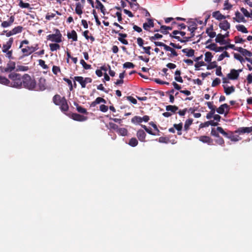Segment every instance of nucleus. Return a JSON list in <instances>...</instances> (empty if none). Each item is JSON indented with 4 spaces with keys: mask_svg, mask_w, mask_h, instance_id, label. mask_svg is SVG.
Returning <instances> with one entry per match:
<instances>
[{
    "mask_svg": "<svg viewBox=\"0 0 252 252\" xmlns=\"http://www.w3.org/2000/svg\"><path fill=\"white\" fill-rule=\"evenodd\" d=\"M213 55L210 52H207L205 54V62L210 63L211 61Z\"/></svg>",
    "mask_w": 252,
    "mask_h": 252,
    "instance_id": "58836bf2",
    "label": "nucleus"
},
{
    "mask_svg": "<svg viewBox=\"0 0 252 252\" xmlns=\"http://www.w3.org/2000/svg\"><path fill=\"white\" fill-rule=\"evenodd\" d=\"M192 122H193V120H192V119H191V118L188 119L186 121V122L185 123V125H184V130L186 131H188V130L189 129V126L192 124Z\"/></svg>",
    "mask_w": 252,
    "mask_h": 252,
    "instance_id": "c85d7f7f",
    "label": "nucleus"
},
{
    "mask_svg": "<svg viewBox=\"0 0 252 252\" xmlns=\"http://www.w3.org/2000/svg\"><path fill=\"white\" fill-rule=\"evenodd\" d=\"M63 80L67 83L69 88V91H73V84L71 81L70 79L65 77L63 78Z\"/></svg>",
    "mask_w": 252,
    "mask_h": 252,
    "instance_id": "8fccbe9b",
    "label": "nucleus"
},
{
    "mask_svg": "<svg viewBox=\"0 0 252 252\" xmlns=\"http://www.w3.org/2000/svg\"><path fill=\"white\" fill-rule=\"evenodd\" d=\"M62 35L59 30L56 29L55 34H51L47 36V39L52 42L60 43L62 41Z\"/></svg>",
    "mask_w": 252,
    "mask_h": 252,
    "instance_id": "39448f33",
    "label": "nucleus"
},
{
    "mask_svg": "<svg viewBox=\"0 0 252 252\" xmlns=\"http://www.w3.org/2000/svg\"><path fill=\"white\" fill-rule=\"evenodd\" d=\"M131 121L134 124H140L142 123V119L140 116H135L131 119Z\"/></svg>",
    "mask_w": 252,
    "mask_h": 252,
    "instance_id": "c9c22d12",
    "label": "nucleus"
},
{
    "mask_svg": "<svg viewBox=\"0 0 252 252\" xmlns=\"http://www.w3.org/2000/svg\"><path fill=\"white\" fill-rule=\"evenodd\" d=\"M21 51L23 54L22 56L20 57L19 60L23 59L25 56H28L35 52V49L33 48V46H26L21 49Z\"/></svg>",
    "mask_w": 252,
    "mask_h": 252,
    "instance_id": "423d86ee",
    "label": "nucleus"
},
{
    "mask_svg": "<svg viewBox=\"0 0 252 252\" xmlns=\"http://www.w3.org/2000/svg\"><path fill=\"white\" fill-rule=\"evenodd\" d=\"M212 16L218 20L224 19L226 18V16L221 14L219 11L214 12L212 14Z\"/></svg>",
    "mask_w": 252,
    "mask_h": 252,
    "instance_id": "b1692460",
    "label": "nucleus"
},
{
    "mask_svg": "<svg viewBox=\"0 0 252 252\" xmlns=\"http://www.w3.org/2000/svg\"><path fill=\"white\" fill-rule=\"evenodd\" d=\"M141 126L142 128H143L145 131L148 133L149 134L152 135H156V133H154L151 129L148 128L145 125H141Z\"/></svg>",
    "mask_w": 252,
    "mask_h": 252,
    "instance_id": "6e6d98bb",
    "label": "nucleus"
},
{
    "mask_svg": "<svg viewBox=\"0 0 252 252\" xmlns=\"http://www.w3.org/2000/svg\"><path fill=\"white\" fill-rule=\"evenodd\" d=\"M29 69L28 66H24L22 65H18L16 66L15 72L18 71H27Z\"/></svg>",
    "mask_w": 252,
    "mask_h": 252,
    "instance_id": "7c9ffc66",
    "label": "nucleus"
},
{
    "mask_svg": "<svg viewBox=\"0 0 252 252\" xmlns=\"http://www.w3.org/2000/svg\"><path fill=\"white\" fill-rule=\"evenodd\" d=\"M235 42L236 43H242L245 41V40L243 39L242 37L239 36H236L234 38Z\"/></svg>",
    "mask_w": 252,
    "mask_h": 252,
    "instance_id": "052dcab7",
    "label": "nucleus"
},
{
    "mask_svg": "<svg viewBox=\"0 0 252 252\" xmlns=\"http://www.w3.org/2000/svg\"><path fill=\"white\" fill-rule=\"evenodd\" d=\"M80 63L85 69H90L91 68V65L87 64L83 59L80 60Z\"/></svg>",
    "mask_w": 252,
    "mask_h": 252,
    "instance_id": "de8ad7c7",
    "label": "nucleus"
},
{
    "mask_svg": "<svg viewBox=\"0 0 252 252\" xmlns=\"http://www.w3.org/2000/svg\"><path fill=\"white\" fill-rule=\"evenodd\" d=\"M138 142L136 138H132L129 140L128 145L131 147H135L138 145Z\"/></svg>",
    "mask_w": 252,
    "mask_h": 252,
    "instance_id": "4c0bfd02",
    "label": "nucleus"
},
{
    "mask_svg": "<svg viewBox=\"0 0 252 252\" xmlns=\"http://www.w3.org/2000/svg\"><path fill=\"white\" fill-rule=\"evenodd\" d=\"M190 25L188 27V30L190 32V37H193L195 35L194 32L197 29V24L194 22H191L189 23Z\"/></svg>",
    "mask_w": 252,
    "mask_h": 252,
    "instance_id": "9b49d317",
    "label": "nucleus"
},
{
    "mask_svg": "<svg viewBox=\"0 0 252 252\" xmlns=\"http://www.w3.org/2000/svg\"><path fill=\"white\" fill-rule=\"evenodd\" d=\"M148 22L144 23L143 25V29L147 31L150 30L151 28L154 27V21L153 19H147Z\"/></svg>",
    "mask_w": 252,
    "mask_h": 252,
    "instance_id": "ddd939ff",
    "label": "nucleus"
},
{
    "mask_svg": "<svg viewBox=\"0 0 252 252\" xmlns=\"http://www.w3.org/2000/svg\"><path fill=\"white\" fill-rule=\"evenodd\" d=\"M36 85V82L34 79L32 78L28 74H24L23 75L22 81V88L24 87L29 90H34Z\"/></svg>",
    "mask_w": 252,
    "mask_h": 252,
    "instance_id": "f03ea898",
    "label": "nucleus"
},
{
    "mask_svg": "<svg viewBox=\"0 0 252 252\" xmlns=\"http://www.w3.org/2000/svg\"><path fill=\"white\" fill-rule=\"evenodd\" d=\"M205 65V63H204V62L203 61H201V62H197L194 65V66H195V70H199V67L200 66H204Z\"/></svg>",
    "mask_w": 252,
    "mask_h": 252,
    "instance_id": "bf43d9fd",
    "label": "nucleus"
},
{
    "mask_svg": "<svg viewBox=\"0 0 252 252\" xmlns=\"http://www.w3.org/2000/svg\"><path fill=\"white\" fill-rule=\"evenodd\" d=\"M211 134L215 137H219V134L217 128H212L211 131Z\"/></svg>",
    "mask_w": 252,
    "mask_h": 252,
    "instance_id": "e2e57ef3",
    "label": "nucleus"
},
{
    "mask_svg": "<svg viewBox=\"0 0 252 252\" xmlns=\"http://www.w3.org/2000/svg\"><path fill=\"white\" fill-rule=\"evenodd\" d=\"M217 47V44L215 43H212L210 45H208L206 46V48L210 49V50L215 51Z\"/></svg>",
    "mask_w": 252,
    "mask_h": 252,
    "instance_id": "338daca9",
    "label": "nucleus"
},
{
    "mask_svg": "<svg viewBox=\"0 0 252 252\" xmlns=\"http://www.w3.org/2000/svg\"><path fill=\"white\" fill-rule=\"evenodd\" d=\"M45 80L44 79L40 78L39 82V87L41 91H43L46 89L45 85L44 84Z\"/></svg>",
    "mask_w": 252,
    "mask_h": 252,
    "instance_id": "ea45409f",
    "label": "nucleus"
},
{
    "mask_svg": "<svg viewBox=\"0 0 252 252\" xmlns=\"http://www.w3.org/2000/svg\"><path fill=\"white\" fill-rule=\"evenodd\" d=\"M218 65L217 64V62L216 61L210 62V63L207 65V69H212L214 68H217Z\"/></svg>",
    "mask_w": 252,
    "mask_h": 252,
    "instance_id": "3c124183",
    "label": "nucleus"
},
{
    "mask_svg": "<svg viewBox=\"0 0 252 252\" xmlns=\"http://www.w3.org/2000/svg\"><path fill=\"white\" fill-rule=\"evenodd\" d=\"M71 118L76 121L83 122L87 120V117L77 113H72Z\"/></svg>",
    "mask_w": 252,
    "mask_h": 252,
    "instance_id": "9d476101",
    "label": "nucleus"
},
{
    "mask_svg": "<svg viewBox=\"0 0 252 252\" xmlns=\"http://www.w3.org/2000/svg\"><path fill=\"white\" fill-rule=\"evenodd\" d=\"M173 127L177 131H182L183 128V124L182 123H180L178 124H175L173 125Z\"/></svg>",
    "mask_w": 252,
    "mask_h": 252,
    "instance_id": "680f3d73",
    "label": "nucleus"
},
{
    "mask_svg": "<svg viewBox=\"0 0 252 252\" xmlns=\"http://www.w3.org/2000/svg\"><path fill=\"white\" fill-rule=\"evenodd\" d=\"M67 35L69 39H72L74 41L77 40V34L74 30H72L71 32H68Z\"/></svg>",
    "mask_w": 252,
    "mask_h": 252,
    "instance_id": "a878e982",
    "label": "nucleus"
},
{
    "mask_svg": "<svg viewBox=\"0 0 252 252\" xmlns=\"http://www.w3.org/2000/svg\"><path fill=\"white\" fill-rule=\"evenodd\" d=\"M252 132V126L251 127H241L235 131V133L239 134L244 133H249Z\"/></svg>",
    "mask_w": 252,
    "mask_h": 252,
    "instance_id": "6e6552de",
    "label": "nucleus"
},
{
    "mask_svg": "<svg viewBox=\"0 0 252 252\" xmlns=\"http://www.w3.org/2000/svg\"><path fill=\"white\" fill-rule=\"evenodd\" d=\"M162 37V35L159 33H156L154 36H150L149 39L151 41H154L156 39H160Z\"/></svg>",
    "mask_w": 252,
    "mask_h": 252,
    "instance_id": "a18cd8bd",
    "label": "nucleus"
},
{
    "mask_svg": "<svg viewBox=\"0 0 252 252\" xmlns=\"http://www.w3.org/2000/svg\"><path fill=\"white\" fill-rule=\"evenodd\" d=\"M130 8L133 9V10H137L139 7V5L138 3H132L131 2H129Z\"/></svg>",
    "mask_w": 252,
    "mask_h": 252,
    "instance_id": "864d4df0",
    "label": "nucleus"
},
{
    "mask_svg": "<svg viewBox=\"0 0 252 252\" xmlns=\"http://www.w3.org/2000/svg\"><path fill=\"white\" fill-rule=\"evenodd\" d=\"M186 55L189 57H191L194 56V50L192 49H184L182 51Z\"/></svg>",
    "mask_w": 252,
    "mask_h": 252,
    "instance_id": "393cba45",
    "label": "nucleus"
},
{
    "mask_svg": "<svg viewBox=\"0 0 252 252\" xmlns=\"http://www.w3.org/2000/svg\"><path fill=\"white\" fill-rule=\"evenodd\" d=\"M10 82L9 87L17 89L22 88L23 75L16 72L9 73L8 75Z\"/></svg>",
    "mask_w": 252,
    "mask_h": 252,
    "instance_id": "f257e3e1",
    "label": "nucleus"
},
{
    "mask_svg": "<svg viewBox=\"0 0 252 252\" xmlns=\"http://www.w3.org/2000/svg\"><path fill=\"white\" fill-rule=\"evenodd\" d=\"M113 126L112 127L113 128L116 130V132L122 136H126L127 134L128 131L126 128H119L118 126L115 124H113Z\"/></svg>",
    "mask_w": 252,
    "mask_h": 252,
    "instance_id": "1a4fd4ad",
    "label": "nucleus"
},
{
    "mask_svg": "<svg viewBox=\"0 0 252 252\" xmlns=\"http://www.w3.org/2000/svg\"><path fill=\"white\" fill-rule=\"evenodd\" d=\"M38 63L39 65H40L43 69L48 68V66L45 64L44 61L40 59L38 60Z\"/></svg>",
    "mask_w": 252,
    "mask_h": 252,
    "instance_id": "0e129e2a",
    "label": "nucleus"
},
{
    "mask_svg": "<svg viewBox=\"0 0 252 252\" xmlns=\"http://www.w3.org/2000/svg\"><path fill=\"white\" fill-rule=\"evenodd\" d=\"M225 109H226L227 112L230 109L229 106L226 103L221 105L218 109H217L216 111L219 114H223L225 112Z\"/></svg>",
    "mask_w": 252,
    "mask_h": 252,
    "instance_id": "f8f14e48",
    "label": "nucleus"
},
{
    "mask_svg": "<svg viewBox=\"0 0 252 252\" xmlns=\"http://www.w3.org/2000/svg\"><path fill=\"white\" fill-rule=\"evenodd\" d=\"M74 105L76 106V110L78 112L82 114L87 113V110L85 108L80 106L78 103L75 102Z\"/></svg>",
    "mask_w": 252,
    "mask_h": 252,
    "instance_id": "473e14b6",
    "label": "nucleus"
},
{
    "mask_svg": "<svg viewBox=\"0 0 252 252\" xmlns=\"http://www.w3.org/2000/svg\"><path fill=\"white\" fill-rule=\"evenodd\" d=\"M136 135L137 138L140 141H145L146 134L143 130L139 129L137 132Z\"/></svg>",
    "mask_w": 252,
    "mask_h": 252,
    "instance_id": "a211bd4d",
    "label": "nucleus"
},
{
    "mask_svg": "<svg viewBox=\"0 0 252 252\" xmlns=\"http://www.w3.org/2000/svg\"><path fill=\"white\" fill-rule=\"evenodd\" d=\"M135 65L130 62H126L123 64V67L126 68H133Z\"/></svg>",
    "mask_w": 252,
    "mask_h": 252,
    "instance_id": "603ef678",
    "label": "nucleus"
},
{
    "mask_svg": "<svg viewBox=\"0 0 252 252\" xmlns=\"http://www.w3.org/2000/svg\"><path fill=\"white\" fill-rule=\"evenodd\" d=\"M234 57L235 59L239 61L241 63L244 62V59L239 54L234 53Z\"/></svg>",
    "mask_w": 252,
    "mask_h": 252,
    "instance_id": "13d9d810",
    "label": "nucleus"
},
{
    "mask_svg": "<svg viewBox=\"0 0 252 252\" xmlns=\"http://www.w3.org/2000/svg\"><path fill=\"white\" fill-rule=\"evenodd\" d=\"M224 91L226 95H229L235 91V88L233 86L231 87H226L223 86Z\"/></svg>",
    "mask_w": 252,
    "mask_h": 252,
    "instance_id": "bb28decb",
    "label": "nucleus"
},
{
    "mask_svg": "<svg viewBox=\"0 0 252 252\" xmlns=\"http://www.w3.org/2000/svg\"><path fill=\"white\" fill-rule=\"evenodd\" d=\"M10 80L9 78L2 76H0V84L9 86Z\"/></svg>",
    "mask_w": 252,
    "mask_h": 252,
    "instance_id": "2f4dec72",
    "label": "nucleus"
},
{
    "mask_svg": "<svg viewBox=\"0 0 252 252\" xmlns=\"http://www.w3.org/2000/svg\"><path fill=\"white\" fill-rule=\"evenodd\" d=\"M64 98V97H61L60 95L57 94L53 96V101L55 105H59L61 103L60 102H62Z\"/></svg>",
    "mask_w": 252,
    "mask_h": 252,
    "instance_id": "4be33fe9",
    "label": "nucleus"
},
{
    "mask_svg": "<svg viewBox=\"0 0 252 252\" xmlns=\"http://www.w3.org/2000/svg\"><path fill=\"white\" fill-rule=\"evenodd\" d=\"M61 68L59 66L53 65L52 67V72L55 75H57L58 73L61 72Z\"/></svg>",
    "mask_w": 252,
    "mask_h": 252,
    "instance_id": "5fc2aeb1",
    "label": "nucleus"
},
{
    "mask_svg": "<svg viewBox=\"0 0 252 252\" xmlns=\"http://www.w3.org/2000/svg\"><path fill=\"white\" fill-rule=\"evenodd\" d=\"M199 141L204 143H207L209 145H211L213 143V139L208 136H201L199 138Z\"/></svg>",
    "mask_w": 252,
    "mask_h": 252,
    "instance_id": "6ab92c4d",
    "label": "nucleus"
},
{
    "mask_svg": "<svg viewBox=\"0 0 252 252\" xmlns=\"http://www.w3.org/2000/svg\"><path fill=\"white\" fill-rule=\"evenodd\" d=\"M95 3L96 4L95 6V8L99 9L101 12L104 15L106 12V8L104 6L99 0H95Z\"/></svg>",
    "mask_w": 252,
    "mask_h": 252,
    "instance_id": "412c9836",
    "label": "nucleus"
},
{
    "mask_svg": "<svg viewBox=\"0 0 252 252\" xmlns=\"http://www.w3.org/2000/svg\"><path fill=\"white\" fill-rule=\"evenodd\" d=\"M242 71V69L236 70L232 69L230 70V72L227 75L228 79L230 80H236L239 76V73Z\"/></svg>",
    "mask_w": 252,
    "mask_h": 252,
    "instance_id": "0eeeda50",
    "label": "nucleus"
},
{
    "mask_svg": "<svg viewBox=\"0 0 252 252\" xmlns=\"http://www.w3.org/2000/svg\"><path fill=\"white\" fill-rule=\"evenodd\" d=\"M220 80L218 78H216L213 81L212 83V86L213 87H215L218 86V85H219L220 84Z\"/></svg>",
    "mask_w": 252,
    "mask_h": 252,
    "instance_id": "69168bd1",
    "label": "nucleus"
},
{
    "mask_svg": "<svg viewBox=\"0 0 252 252\" xmlns=\"http://www.w3.org/2000/svg\"><path fill=\"white\" fill-rule=\"evenodd\" d=\"M23 30V27L20 26H18L17 27H15L12 30V32L14 34H16L17 33H19L22 32Z\"/></svg>",
    "mask_w": 252,
    "mask_h": 252,
    "instance_id": "a19ab883",
    "label": "nucleus"
},
{
    "mask_svg": "<svg viewBox=\"0 0 252 252\" xmlns=\"http://www.w3.org/2000/svg\"><path fill=\"white\" fill-rule=\"evenodd\" d=\"M235 17L233 18V19L236 22L238 23L242 22L244 23L246 22L245 17L238 11L235 12Z\"/></svg>",
    "mask_w": 252,
    "mask_h": 252,
    "instance_id": "2eb2a0df",
    "label": "nucleus"
},
{
    "mask_svg": "<svg viewBox=\"0 0 252 252\" xmlns=\"http://www.w3.org/2000/svg\"><path fill=\"white\" fill-rule=\"evenodd\" d=\"M89 31L87 30V31H85L83 32V35L85 36V37L87 39H90V40H91V41L93 42L95 40V38L94 36H89L88 35V33H89Z\"/></svg>",
    "mask_w": 252,
    "mask_h": 252,
    "instance_id": "49530a36",
    "label": "nucleus"
},
{
    "mask_svg": "<svg viewBox=\"0 0 252 252\" xmlns=\"http://www.w3.org/2000/svg\"><path fill=\"white\" fill-rule=\"evenodd\" d=\"M101 102L106 103V101L104 98L100 97H98L94 101L91 103L90 104V107H95L97 104H99Z\"/></svg>",
    "mask_w": 252,
    "mask_h": 252,
    "instance_id": "5701e85b",
    "label": "nucleus"
},
{
    "mask_svg": "<svg viewBox=\"0 0 252 252\" xmlns=\"http://www.w3.org/2000/svg\"><path fill=\"white\" fill-rule=\"evenodd\" d=\"M224 36L223 35L220 33L217 35V37L215 39V41L217 43H219L220 44H222V41L224 40Z\"/></svg>",
    "mask_w": 252,
    "mask_h": 252,
    "instance_id": "e433bc0d",
    "label": "nucleus"
},
{
    "mask_svg": "<svg viewBox=\"0 0 252 252\" xmlns=\"http://www.w3.org/2000/svg\"><path fill=\"white\" fill-rule=\"evenodd\" d=\"M4 53H5V57L8 58L9 59V60H13L14 59V58L13 57V56L12 55V54H13L12 50H8L7 52H4Z\"/></svg>",
    "mask_w": 252,
    "mask_h": 252,
    "instance_id": "c03bdc74",
    "label": "nucleus"
},
{
    "mask_svg": "<svg viewBox=\"0 0 252 252\" xmlns=\"http://www.w3.org/2000/svg\"><path fill=\"white\" fill-rule=\"evenodd\" d=\"M217 130L218 132L220 133L223 136L226 138H229V135L221 127L218 126Z\"/></svg>",
    "mask_w": 252,
    "mask_h": 252,
    "instance_id": "37998d69",
    "label": "nucleus"
},
{
    "mask_svg": "<svg viewBox=\"0 0 252 252\" xmlns=\"http://www.w3.org/2000/svg\"><path fill=\"white\" fill-rule=\"evenodd\" d=\"M236 28L238 31L241 32L243 33H246L248 32V31L247 30V28L243 25H237Z\"/></svg>",
    "mask_w": 252,
    "mask_h": 252,
    "instance_id": "72a5a7b5",
    "label": "nucleus"
},
{
    "mask_svg": "<svg viewBox=\"0 0 252 252\" xmlns=\"http://www.w3.org/2000/svg\"><path fill=\"white\" fill-rule=\"evenodd\" d=\"M218 138L215 140V142L221 146H224V141L223 139L219 135V137H217Z\"/></svg>",
    "mask_w": 252,
    "mask_h": 252,
    "instance_id": "09e8293b",
    "label": "nucleus"
},
{
    "mask_svg": "<svg viewBox=\"0 0 252 252\" xmlns=\"http://www.w3.org/2000/svg\"><path fill=\"white\" fill-rule=\"evenodd\" d=\"M179 109L178 107L176 105H167L166 106V110L167 111H171V112L175 113Z\"/></svg>",
    "mask_w": 252,
    "mask_h": 252,
    "instance_id": "c756f323",
    "label": "nucleus"
},
{
    "mask_svg": "<svg viewBox=\"0 0 252 252\" xmlns=\"http://www.w3.org/2000/svg\"><path fill=\"white\" fill-rule=\"evenodd\" d=\"M15 20L14 16H11L8 21H4L1 24V26L3 28H7L12 25Z\"/></svg>",
    "mask_w": 252,
    "mask_h": 252,
    "instance_id": "dca6fc26",
    "label": "nucleus"
},
{
    "mask_svg": "<svg viewBox=\"0 0 252 252\" xmlns=\"http://www.w3.org/2000/svg\"><path fill=\"white\" fill-rule=\"evenodd\" d=\"M142 48L144 50V53H145L146 54L148 55H150L151 54V52L150 51L151 47L150 46H143Z\"/></svg>",
    "mask_w": 252,
    "mask_h": 252,
    "instance_id": "774afa93",
    "label": "nucleus"
},
{
    "mask_svg": "<svg viewBox=\"0 0 252 252\" xmlns=\"http://www.w3.org/2000/svg\"><path fill=\"white\" fill-rule=\"evenodd\" d=\"M19 5L22 8H30V5L29 3H24L22 0L20 1Z\"/></svg>",
    "mask_w": 252,
    "mask_h": 252,
    "instance_id": "4d7b16f0",
    "label": "nucleus"
},
{
    "mask_svg": "<svg viewBox=\"0 0 252 252\" xmlns=\"http://www.w3.org/2000/svg\"><path fill=\"white\" fill-rule=\"evenodd\" d=\"M16 67V63L9 60L5 66H0V71L4 73H11L15 72Z\"/></svg>",
    "mask_w": 252,
    "mask_h": 252,
    "instance_id": "7ed1b4c3",
    "label": "nucleus"
},
{
    "mask_svg": "<svg viewBox=\"0 0 252 252\" xmlns=\"http://www.w3.org/2000/svg\"><path fill=\"white\" fill-rule=\"evenodd\" d=\"M50 50L52 52L60 49V46L58 43H51L49 44Z\"/></svg>",
    "mask_w": 252,
    "mask_h": 252,
    "instance_id": "f704fd0d",
    "label": "nucleus"
},
{
    "mask_svg": "<svg viewBox=\"0 0 252 252\" xmlns=\"http://www.w3.org/2000/svg\"><path fill=\"white\" fill-rule=\"evenodd\" d=\"M225 57H229V55L228 53L226 51L223 52L221 55L219 56V57L218 58V61H222Z\"/></svg>",
    "mask_w": 252,
    "mask_h": 252,
    "instance_id": "79ce46f5",
    "label": "nucleus"
},
{
    "mask_svg": "<svg viewBox=\"0 0 252 252\" xmlns=\"http://www.w3.org/2000/svg\"><path fill=\"white\" fill-rule=\"evenodd\" d=\"M83 8V6L80 2H77L76 3V7H75V12L80 15L82 14V9Z\"/></svg>",
    "mask_w": 252,
    "mask_h": 252,
    "instance_id": "cd10ccee",
    "label": "nucleus"
},
{
    "mask_svg": "<svg viewBox=\"0 0 252 252\" xmlns=\"http://www.w3.org/2000/svg\"><path fill=\"white\" fill-rule=\"evenodd\" d=\"M13 42V38H10L9 40L6 42L5 44H3L2 46V52H6L9 50V49L11 47L12 44Z\"/></svg>",
    "mask_w": 252,
    "mask_h": 252,
    "instance_id": "f3484780",
    "label": "nucleus"
},
{
    "mask_svg": "<svg viewBox=\"0 0 252 252\" xmlns=\"http://www.w3.org/2000/svg\"><path fill=\"white\" fill-rule=\"evenodd\" d=\"M61 103L59 106H60V109L62 112H67L69 109V106L67 103V100L65 98L62 100V102H60Z\"/></svg>",
    "mask_w": 252,
    "mask_h": 252,
    "instance_id": "4468645a",
    "label": "nucleus"
},
{
    "mask_svg": "<svg viewBox=\"0 0 252 252\" xmlns=\"http://www.w3.org/2000/svg\"><path fill=\"white\" fill-rule=\"evenodd\" d=\"M154 44L157 46L163 47L164 48V49L166 51L170 52V53L167 54V56L169 58H173V57H177L178 55L177 52L174 49V48H171L169 46L167 45L166 44H164L163 42H159V41H155Z\"/></svg>",
    "mask_w": 252,
    "mask_h": 252,
    "instance_id": "20e7f679",
    "label": "nucleus"
},
{
    "mask_svg": "<svg viewBox=\"0 0 252 252\" xmlns=\"http://www.w3.org/2000/svg\"><path fill=\"white\" fill-rule=\"evenodd\" d=\"M219 27L224 31H227L230 29V24L227 20H224L220 23Z\"/></svg>",
    "mask_w": 252,
    "mask_h": 252,
    "instance_id": "aec40b11",
    "label": "nucleus"
}]
</instances>
